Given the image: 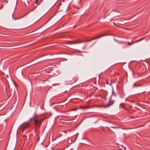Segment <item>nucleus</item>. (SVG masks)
Instances as JSON below:
<instances>
[{
  "label": "nucleus",
  "instance_id": "9d476101",
  "mask_svg": "<svg viewBox=\"0 0 150 150\" xmlns=\"http://www.w3.org/2000/svg\"><path fill=\"white\" fill-rule=\"evenodd\" d=\"M124 149L125 150H126V148L125 147H124Z\"/></svg>",
  "mask_w": 150,
  "mask_h": 150
},
{
  "label": "nucleus",
  "instance_id": "ddd939ff",
  "mask_svg": "<svg viewBox=\"0 0 150 150\" xmlns=\"http://www.w3.org/2000/svg\"><path fill=\"white\" fill-rule=\"evenodd\" d=\"M129 45H131V44H129Z\"/></svg>",
  "mask_w": 150,
  "mask_h": 150
},
{
  "label": "nucleus",
  "instance_id": "0eeeda50",
  "mask_svg": "<svg viewBox=\"0 0 150 150\" xmlns=\"http://www.w3.org/2000/svg\"><path fill=\"white\" fill-rule=\"evenodd\" d=\"M38 0H35V3H36V4H38Z\"/></svg>",
  "mask_w": 150,
  "mask_h": 150
},
{
  "label": "nucleus",
  "instance_id": "7ed1b4c3",
  "mask_svg": "<svg viewBox=\"0 0 150 150\" xmlns=\"http://www.w3.org/2000/svg\"><path fill=\"white\" fill-rule=\"evenodd\" d=\"M30 125V123L28 122L24 123L22 126L23 129L22 130V132H23L25 129L28 128L29 126Z\"/></svg>",
  "mask_w": 150,
  "mask_h": 150
},
{
  "label": "nucleus",
  "instance_id": "f03ea898",
  "mask_svg": "<svg viewBox=\"0 0 150 150\" xmlns=\"http://www.w3.org/2000/svg\"><path fill=\"white\" fill-rule=\"evenodd\" d=\"M108 35L107 33H103L101 35L98 36L97 37H95L93 39H91V40H86L85 41H81L80 40H77L73 41L72 42H74V43L75 44L79 43H82L83 42H87L90 41H91L93 40H95L96 39L99 38L103 36L107 35Z\"/></svg>",
  "mask_w": 150,
  "mask_h": 150
},
{
  "label": "nucleus",
  "instance_id": "1a4fd4ad",
  "mask_svg": "<svg viewBox=\"0 0 150 150\" xmlns=\"http://www.w3.org/2000/svg\"><path fill=\"white\" fill-rule=\"evenodd\" d=\"M23 137H25L26 136H25V135H23Z\"/></svg>",
  "mask_w": 150,
  "mask_h": 150
},
{
  "label": "nucleus",
  "instance_id": "f257e3e1",
  "mask_svg": "<svg viewBox=\"0 0 150 150\" xmlns=\"http://www.w3.org/2000/svg\"><path fill=\"white\" fill-rule=\"evenodd\" d=\"M33 118L34 119L35 126L36 127H40L44 120L42 118L39 117H34Z\"/></svg>",
  "mask_w": 150,
  "mask_h": 150
},
{
  "label": "nucleus",
  "instance_id": "9b49d317",
  "mask_svg": "<svg viewBox=\"0 0 150 150\" xmlns=\"http://www.w3.org/2000/svg\"><path fill=\"white\" fill-rule=\"evenodd\" d=\"M12 17H13V13L12 14Z\"/></svg>",
  "mask_w": 150,
  "mask_h": 150
},
{
  "label": "nucleus",
  "instance_id": "39448f33",
  "mask_svg": "<svg viewBox=\"0 0 150 150\" xmlns=\"http://www.w3.org/2000/svg\"><path fill=\"white\" fill-rule=\"evenodd\" d=\"M115 101L114 100H110L108 102V104L105 105L104 108H107L110 107L111 105H112L114 103Z\"/></svg>",
  "mask_w": 150,
  "mask_h": 150
},
{
  "label": "nucleus",
  "instance_id": "20e7f679",
  "mask_svg": "<svg viewBox=\"0 0 150 150\" xmlns=\"http://www.w3.org/2000/svg\"><path fill=\"white\" fill-rule=\"evenodd\" d=\"M81 0H79L78 3H75L73 5V6L77 9H79L81 8V5L80 4V2Z\"/></svg>",
  "mask_w": 150,
  "mask_h": 150
},
{
  "label": "nucleus",
  "instance_id": "6e6552de",
  "mask_svg": "<svg viewBox=\"0 0 150 150\" xmlns=\"http://www.w3.org/2000/svg\"><path fill=\"white\" fill-rule=\"evenodd\" d=\"M63 131L65 133H66L67 132V131L66 130H64Z\"/></svg>",
  "mask_w": 150,
  "mask_h": 150
},
{
  "label": "nucleus",
  "instance_id": "f8f14e48",
  "mask_svg": "<svg viewBox=\"0 0 150 150\" xmlns=\"http://www.w3.org/2000/svg\"><path fill=\"white\" fill-rule=\"evenodd\" d=\"M106 99V98H105H105H104V99Z\"/></svg>",
  "mask_w": 150,
  "mask_h": 150
},
{
  "label": "nucleus",
  "instance_id": "423d86ee",
  "mask_svg": "<svg viewBox=\"0 0 150 150\" xmlns=\"http://www.w3.org/2000/svg\"><path fill=\"white\" fill-rule=\"evenodd\" d=\"M136 86H137L136 85L135 83H134L133 86L132 88Z\"/></svg>",
  "mask_w": 150,
  "mask_h": 150
}]
</instances>
